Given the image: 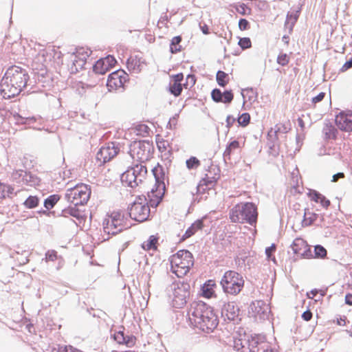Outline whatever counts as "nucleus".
<instances>
[{
  "label": "nucleus",
  "mask_w": 352,
  "mask_h": 352,
  "mask_svg": "<svg viewBox=\"0 0 352 352\" xmlns=\"http://www.w3.org/2000/svg\"><path fill=\"white\" fill-rule=\"evenodd\" d=\"M191 324L204 333L212 332L218 326V311L204 301H194L190 304Z\"/></svg>",
  "instance_id": "nucleus-1"
},
{
  "label": "nucleus",
  "mask_w": 352,
  "mask_h": 352,
  "mask_svg": "<svg viewBox=\"0 0 352 352\" xmlns=\"http://www.w3.org/2000/svg\"><path fill=\"white\" fill-rule=\"evenodd\" d=\"M29 79L30 76L25 69L16 65L11 66L1 78V96L5 99L18 96L27 88Z\"/></svg>",
  "instance_id": "nucleus-2"
},
{
  "label": "nucleus",
  "mask_w": 352,
  "mask_h": 352,
  "mask_svg": "<svg viewBox=\"0 0 352 352\" xmlns=\"http://www.w3.org/2000/svg\"><path fill=\"white\" fill-rule=\"evenodd\" d=\"M229 216L232 223H248L254 226L258 220L257 206L250 201L240 202L230 210Z\"/></svg>",
  "instance_id": "nucleus-3"
},
{
  "label": "nucleus",
  "mask_w": 352,
  "mask_h": 352,
  "mask_svg": "<svg viewBox=\"0 0 352 352\" xmlns=\"http://www.w3.org/2000/svg\"><path fill=\"white\" fill-rule=\"evenodd\" d=\"M267 344L263 334H244L234 340V348L239 352H261Z\"/></svg>",
  "instance_id": "nucleus-4"
},
{
  "label": "nucleus",
  "mask_w": 352,
  "mask_h": 352,
  "mask_svg": "<svg viewBox=\"0 0 352 352\" xmlns=\"http://www.w3.org/2000/svg\"><path fill=\"white\" fill-rule=\"evenodd\" d=\"M172 272L177 276L186 275L194 265V257L188 250H180L170 257Z\"/></svg>",
  "instance_id": "nucleus-5"
},
{
  "label": "nucleus",
  "mask_w": 352,
  "mask_h": 352,
  "mask_svg": "<svg viewBox=\"0 0 352 352\" xmlns=\"http://www.w3.org/2000/svg\"><path fill=\"white\" fill-rule=\"evenodd\" d=\"M127 214L131 219L140 223L148 220L151 209L148 206L146 197L144 195L137 196L135 199L129 204Z\"/></svg>",
  "instance_id": "nucleus-6"
},
{
  "label": "nucleus",
  "mask_w": 352,
  "mask_h": 352,
  "mask_svg": "<svg viewBox=\"0 0 352 352\" xmlns=\"http://www.w3.org/2000/svg\"><path fill=\"white\" fill-rule=\"evenodd\" d=\"M220 285L224 293L236 296L244 287V280L241 274L234 270H228L223 275Z\"/></svg>",
  "instance_id": "nucleus-7"
},
{
  "label": "nucleus",
  "mask_w": 352,
  "mask_h": 352,
  "mask_svg": "<svg viewBox=\"0 0 352 352\" xmlns=\"http://www.w3.org/2000/svg\"><path fill=\"white\" fill-rule=\"evenodd\" d=\"M91 187L85 184H78L67 190L65 197L66 200L75 206H84L91 195Z\"/></svg>",
  "instance_id": "nucleus-8"
},
{
  "label": "nucleus",
  "mask_w": 352,
  "mask_h": 352,
  "mask_svg": "<svg viewBox=\"0 0 352 352\" xmlns=\"http://www.w3.org/2000/svg\"><path fill=\"white\" fill-rule=\"evenodd\" d=\"M154 151L153 142L148 140H134L129 144V153L134 159L141 162L148 160Z\"/></svg>",
  "instance_id": "nucleus-9"
},
{
  "label": "nucleus",
  "mask_w": 352,
  "mask_h": 352,
  "mask_svg": "<svg viewBox=\"0 0 352 352\" xmlns=\"http://www.w3.org/2000/svg\"><path fill=\"white\" fill-rule=\"evenodd\" d=\"M173 286V306L180 309L185 306L190 296V285L186 281L175 282Z\"/></svg>",
  "instance_id": "nucleus-10"
},
{
  "label": "nucleus",
  "mask_w": 352,
  "mask_h": 352,
  "mask_svg": "<svg viewBox=\"0 0 352 352\" xmlns=\"http://www.w3.org/2000/svg\"><path fill=\"white\" fill-rule=\"evenodd\" d=\"M119 143L109 142L102 146L96 153V160L102 164L109 162L120 152Z\"/></svg>",
  "instance_id": "nucleus-11"
},
{
  "label": "nucleus",
  "mask_w": 352,
  "mask_h": 352,
  "mask_svg": "<svg viewBox=\"0 0 352 352\" xmlns=\"http://www.w3.org/2000/svg\"><path fill=\"white\" fill-rule=\"evenodd\" d=\"M210 168L213 170L214 175L212 177H209L208 174L205 175V177L201 179V180L199 182V184L196 188L197 194H203L205 193L206 189H212L219 179V168L215 166L214 168L211 167Z\"/></svg>",
  "instance_id": "nucleus-12"
},
{
  "label": "nucleus",
  "mask_w": 352,
  "mask_h": 352,
  "mask_svg": "<svg viewBox=\"0 0 352 352\" xmlns=\"http://www.w3.org/2000/svg\"><path fill=\"white\" fill-rule=\"evenodd\" d=\"M151 171L155 180V184L151 189V192L153 194L154 192L162 190L164 193L166 190V173L164 168L157 163Z\"/></svg>",
  "instance_id": "nucleus-13"
},
{
  "label": "nucleus",
  "mask_w": 352,
  "mask_h": 352,
  "mask_svg": "<svg viewBox=\"0 0 352 352\" xmlns=\"http://www.w3.org/2000/svg\"><path fill=\"white\" fill-rule=\"evenodd\" d=\"M128 75L123 70H116L109 74L107 80V87L109 90L122 87L127 81Z\"/></svg>",
  "instance_id": "nucleus-14"
},
{
  "label": "nucleus",
  "mask_w": 352,
  "mask_h": 352,
  "mask_svg": "<svg viewBox=\"0 0 352 352\" xmlns=\"http://www.w3.org/2000/svg\"><path fill=\"white\" fill-rule=\"evenodd\" d=\"M338 128L346 132H352V111H342L335 118Z\"/></svg>",
  "instance_id": "nucleus-15"
},
{
  "label": "nucleus",
  "mask_w": 352,
  "mask_h": 352,
  "mask_svg": "<svg viewBox=\"0 0 352 352\" xmlns=\"http://www.w3.org/2000/svg\"><path fill=\"white\" fill-rule=\"evenodd\" d=\"M249 313L254 316H258L261 319H268L269 308L263 300H256L252 302L249 306Z\"/></svg>",
  "instance_id": "nucleus-16"
},
{
  "label": "nucleus",
  "mask_w": 352,
  "mask_h": 352,
  "mask_svg": "<svg viewBox=\"0 0 352 352\" xmlns=\"http://www.w3.org/2000/svg\"><path fill=\"white\" fill-rule=\"evenodd\" d=\"M170 82L168 87L169 93L175 97H178L182 91V81L184 80V74L180 72L170 76Z\"/></svg>",
  "instance_id": "nucleus-17"
},
{
  "label": "nucleus",
  "mask_w": 352,
  "mask_h": 352,
  "mask_svg": "<svg viewBox=\"0 0 352 352\" xmlns=\"http://www.w3.org/2000/svg\"><path fill=\"white\" fill-rule=\"evenodd\" d=\"M125 229L122 223H118L114 220L105 219L103 222V230L108 235H116Z\"/></svg>",
  "instance_id": "nucleus-18"
},
{
  "label": "nucleus",
  "mask_w": 352,
  "mask_h": 352,
  "mask_svg": "<svg viewBox=\"0 0 352 352\" xmlns=\"http://www.w3.org/2000/svg\"><path fill=\"white\" fill-rule=\"evenodd\" d=\"M217 287L216 282L213 279L207 280L204 283L201 285L199 294L206 298H211L214 297L215 290Z\"/></svg>",
  "instance_id": "nucleus-19"
},
{
  "label": "nucleus",
  "mask_w": 352,
  "mask_h": 352,
  "mask_svg": "<svg viewBox=\"0 0 352 352\" xmlns=\"http://www.w3.org/2000/svg\"><path fill=\"white\" fill-rule=\"evenodd\" d=\"M240 313V309L235 305L234 302L225 303L221 309V315L226 314L229 320H235L238 318Z\"/></svg>",
  "instance_id": "nucleus-20"
},
{
  "label": "nucleus",
  "mask_w": 352,
  "mask_h": 352,
  "mask_svg": "<svg viewBox=\"0 0 352 352\" xmlns=\"http://www.w3.org/2000/svg\"><path fill=\"white\" fill-rule=\"evenodd\" d=\"M78 206H68L62 210L59 216L67 217L68 215L76 218L77 220L82 221H85L86 217L82 214V211L78 208Z\"/></svg>",
  "instance_id": "nucleus-21"
},
{
  "label": "nucleus",
  "mask_w": 352,
  "mask_h": 352,
  "mask_svg": "<svg viewBox=\"0 0 352 352\" xmlns=\"http://www.w3.org/2000/svg\"><path fill=\"white\" fill-rule=\"evenodd\" d=\"M204 227V218L196 220L187 228L185 233L182 235L180 241H185L186 239L193 236L197 231L201 230Z\"/></svg>",
  "instance_id": "nucleus-22"
},
{
  "label": "nucleus",
  "mask_w": 352,
  "mask_h": 352,
  "mask_svg": "<svg viewBox=\"0 0 352 352\" xmlns=\"http://www.w3.org/2000/svg\"><path fill=\"white\" fill-rule=\"evenodd\" d=\"M302 10V5H300L298 8L292 12H288L286 16L285 26L289 25V32H292L296 23L297 22Z\"/></svg>",
  "instance_id": "nucleus-23"
},
{
  "label": "nucleus",
  "mask_w": 352,
  "mask_h": 352,
  "mask_svg": "<svg viewBox=\"0 0 352 352\" xmlns=\"http://www.w3.org/2000/svg\"><path fill=\"white\" fill-rule=\"evenodd\" d=\"M120 180L122 184H125L127 186L135 188L137 186V177L134 175V170L129 167L120 176Z\"/></svg>",
  "instance_id": "nucleus-24"
},
{
  "label": "nucleus",
  "mask_w": 352,
  "mask_h": 352,
  "mask_svg": "<svg viewBox=\"0 0 352 352\" xmlns=\"http://www.w3.org/2000/svg\"><path fill=\"white\" fill-rule=\"evenodd\" d=\"M13 122L18 125H24L25 127H32V124H33L36 121V118L34 116L30 117H23L21 116L18 113H15L12 116Z\"/></svg>",
  "instance_id": "nucleus-25"
},
{
  "label": "nucleus",
  "mask_w": 352,
  "mask_h": 352,
  "mask_svg": "<svg viewBox=\"0 0 352 352\" xmlns=\"http://www.w3.org/2000/svg\"><path fill=\"white\" fill-rule=\"evenodd\" d=\"M164 193L162 191L154 192L153 194L151 191L148 192V200H147L148 206L150 208H156L162 200V197Z\"/></svg>",
  "instance_id": "nucleus-26"
},
{
  "label": "nucleus",
  "mask_w": 352,
  "mask_h": 352,
  "mask_svg": "<svg viewBox=\"0 0 352 352\" xmlns=\"http://www.w3.org/2000/svg\"><path fill=\"white\" fill-rule=\"evenodd\" d=\"M23 175V184L29 186H36L40 184L41 179L36 175L32 174L31 172L25 171L24 175Z\"/></svg>",
  "instance_id": "nucleus-27"
},
{
  "label": "nucleus",
  "mask_w": 352,
  "mask_h": 352,
  "mask_svg": "<svg viewBox=\"0 0 352 352\" xmlns=\"http://www.w3.org/2000/svg\"><path fill=\"white\" fill-rule=\"evenodd\" d=\"M322 132L324 135V138L326 140L336 139L338 133L337 129L335 126H333L331 122H330L329 121H327L324 124Z\"/></svg>",
  "instance_id": "nucleus-28"
},
{
  "label": "nucleus",
  "mask_w": 352,
  "mask_h": 352,
  "mask_svg": "<svg viewBox=\"0 0 352 352\" xmlns=\"http://www.w3.org/2000/svg\"><path fill=\"white\" fill-rule=\"evenodd\" d=\"M109 65V63H106L104 59L101 58L93 65V71L96 74L103 75L111 69Z\"/></svg>",
  "instance_id": "nucleus-29"
},
{
  "label": "nucleus",
  "mask_w": 352,
  "mask_h": 352,
  "mask_svg": "<svg viewBox=\"0 0 352 352\" xmlns=\"http://www.w3.org/2000/svg\"><path fill=\"white\" fill-rule=\"evenodd\" d=\"M159 237L156 235H151L147 241L143 242L141 247L144 250H157V245L158 243Z\"/></svg>",
  "instance_id": "nucleus-30"
},
{
  "label": "nucleus",
  "mask_w": 352,
  "mask_h": 352,
  "mask_svg": "<svg viewBox=\"0 0 352 352\" xmlns=\"http://www.w3.org/2000/svg\"><path fill=\"white\" fill-rule=\"evenodd\" d=\"M294 254L300 255L301 250L307 247V242L302 238L295 239L290 245Z\"/></svg>",
  "instance_id": "nucleus-31"
},
{
  "label": "nucleus",
  "mask_w": 352,
  "mask_h": 352,
  "mask_svg": "<svg viewBox=\"0 0 352 352\" xmlns=\"http://www.w3.org/2000/svg\"><path fill=\"white\" fill-rule=\"evenodd\" d=\"M182 41V38L180 35L175 36L171 39L170 43V52L171 54H177L182 51V47L180 45Z\"/></svg>",
  "instance_id": "nucleus-32"
},
{
  "label": "nucleus",
  "mask_w": 352,
  "mask_h": 352,
  "mask_svg": "<svg viewBox=\"0 0 352 352\" xmlns=\"http://www.w3.org/2000/svg\"><path fill=\"white\" fill-rule=\"evenodd\" d=\"M60 199V195L53 194L44 199L43 206L47 210H50L54 207Z\"/></svg>",
  "instance_id": "nucleus-33"
},
{
  "label": "nucleus",
  "mask_w": 352,
  "mask_h": 352,
  "mask_svg": "<svg viewBox=\"0 0 352 352\" xmlns=\"http://www.w3.org/2000/svg\"><path fill=\"white\" fill-rule=\"evenodd\" d=\"M239 142L236 140H232L226 146V150L223 153V159L226 162L227 160L230 159V155L233 150L239 147Z\"/></svg>",
  "instance_id": "nucleus-34"
},
{
  "label": "nucleus",
  "mask_w": 352,
  "mask_h": 352,
  "mask_svg": "<svg viewBox=\"0 0 352 352\" xmlns=\"http://www.w3.org/2000/svg\"><path fill=\"white\" fill-rule=\"evenodd\" d=\"M229 76L227 73L222 70H218L216 74V80L217 84L221 87H225L229 82Z\"/></svg>",
  "instance_id": "nucleus-35"
},
{
  "label": "nucleus",
  "mask_w": 352,
  "mask_h": 352,
  "mask_svg": "<svg viewBox=\"0 0 352 352\" xmlns=\"http://www.w3.org/2000/svg\"><path fill=\"white\" fill-rule=\"evenodd\" d=\"M40 202V198L36 195H30L23 202L24 206L28 209H33L37 207Z\"/></svg>",
  "instance_id": "nucleus-36"
},
{
  "label": "nucleus",
  "mask_w": 352,
  "mask_h": 352,
  "mask_svg": "<svg viewBox=\"0 0 352 352\" xmlns=\"http://www.w3.org/2000/svg\"><path fill=\"white\" fill-rule=\"evenodd\" d=\"M327 251L322 245H316L314 247V258L324 259L326 258Z\"/></svg>",
  "instance_id": "nucleus-37"
},
{
  "label": "nucleus",
  "mask_w": 352,
  "mask_h": 352,
  "mask_svg": "<svg viewBox=\"0 0 352 352\" xmlns=\"http://www.w3.org/2000/svg\"><path fill=\"white\" fill-rule=\"evenodd\" d=\"M250 115L249 113L245 112L239 116L236 122L239 126L246 127L250 122Z\"/></svg>",
  "instance_id": "nucleus-38"
},
{
  "label": "nucleus",
  "mask_w": 352,
  "mask_h": 352,
  "mask_svg": "<svg viewBox=\"0 0 352 352\" xmlns=\"http://www.w3.org/2000/svg\"><path fill=\"white\" fill-rule=\"evenodd\" d=\"M186 165L188 170H194L201 165V162L197 157L191 156L190 158L186 160Z\"/></svg>",
  "instance_id": "nucleus-39"
},
{
  "label": "nucleus",
  "mask_w": 352,
  "mask_h": 352,
  "mask_svg": "<svg viewBox=\"0 0 352 352\" xmlns=\"http://www.w3.org/2000/svg\"><path fill=\"white\" fill-rule=\"evenodd\" d=\"M308 214H310V216L307 218V219H302L301 221V226L303 228L309 226L313 224L318 217V214L315 212H308Z\"/></svg>",
  "instance_id": "nucleus-40"
},
{
  "label": "nucleus",
  "mask_w": 352,
  "mask_h": 352,
  "mask_svg": "<svg viewBox=\"0 0 352 352\" xmlns=\"http://www.w3.org/2000/svg\"><path fill=\"white\" fill-rule=\"evenodd\" d=\"M234 99V94L232 89H226L222 94V103L230 104Z\"/></svg>",
  "instance_id": "nucleus-41"
},
{
  "label": "nucleus",
  "mask_w": 352,
  "mask_h": 352,
  "mask_svg": "<svg viewBox=\"0 0 352 352\" xmlns=\"http://www.w3.org/2000/svg\"><path fill=\"white\" fill-rule=\"evenodd\" d=\"M196 82V77L194 74H189L186 76V82L182 83V89H190Z\"/></svg>",
  "instance_id": "nucleus-42"
},
{
  "label": "nucleus",
  "mask_w": 352,
  "mask_h": 352,
  "mask_svg": "<svg viewBox=\"0 0 352 352\" xmlns=\"http://www.w3.org/2000/svg\"><path fill=\"white\" fill-rule=\"evenodd\" d=\"M156 144L160 152L162 153L166 150L168 142L163 138H160V135H156Z\"/></svg>",
  "instance_id": "nucleus-43"
},
{
  "label": "nucleus",
  "mask_w": 352,
  "mask_h": 352,
  "mask_svg": "<svg viewBox=\"0 0 352 352\" xmlns=\"http://www.w3.org/2000/svg\"><path fill=\"white\" fill-rule=\"evenodd\" d=\"M223 91L219 88H214L211 91L212 100L217 103L221 102Z\"/></svg>",
  "instance_id": "nucleus-44"
},
{
  "label": "nucleus",
  "mask_w": 352,
  "mask_h": 352,
  "mask_svg": "<svg viewBox=\"0 0 352 352\" xmlns=\"http://www.w3.org/2000/svg\"><path fill=\"white\" fill-rule=\"evenodd\" d=\"M120 328H122L123 330H119L118 331H116L111 336L113 340L119 344H122L124 339H125L124 333V327L123 326H121Z\"/></svg>",
  "instance_id": "nucleus-45"
},
{
  "label": "nucleus",
  "mask_w": 352,
  "mask_h": 352,
  "mask_svg": "<svg viewBox=\"0 0 352 352\" xmlns=\"http://www.w3.org/2000/svg\"><path fill=\"white\" fill-rule=\"evenodd\" d=\"M272 144H279L278 135L273 133L272 129L267 133V146H272Z\"/></svg>",
  "instance_id": "nucleus-46"
},
{
  "label": "nucleus",
  "mask_w": 352,
  "mask_h": 352,
  "mask_svg": "<svg viewBox=\"0 0 352 352\" xmlns=\"http://www.w3.org/2000/svg\"><path fill=\"white\" fill-rule=\"evenodd\" d=\"M238 45L242 50H246L251 47L252 42L249 37H242L239 38Z\"/></svg>",
  "instance_id": "nucleus-47"
},
{
  "label": "nucleus",
  "mask_w": 352,
  "mask_h": 352,
  "mask_svg": "<svg viewBox=\"0 0 352 352\" xmlns=\"http://www.w3.org/2000/svg\"><path fill=\"white\" fill-rule=\"evenodd\" d=\"M24 173H25V171L21 169L14 170L12 174V179L14 182H16V183H19V184L22 183L23 177V175H24Z\"/></svg>",
  "instance_id": "nucleus-48"
},
{
  "label": "nucleus",
  "mask_w": 352,
  "mask_h": 352,
  "mask_svg": "<svg viewBox=\"0 0 352 352\" xmlns=\"http://www.w3.org/2000/svg\"><path fill=\"white\" fill-rule=\"evenodd\" d=\"M300 257L302 258H314V252L311 250V248L309 245L307 243V247L304 248V250L302 253H300Z\"/></svg>",
  "instance_id": "nucleus-49"
},
{
  "label": "nucleus",
  "mask_w": 352,
  "mask_h": 352,
  "mask_svg": "<svg viewBox=\"0 0 352 352\" xmlns=\"http://www.w3.org/2000/svg\"><path fill=\"white\" fill-rule=\"evenodd\" d=\"M239 7H240L239 14L241 15L248 16L252 14V9L248 4L241 2Z\"/></svg>",
  "instance_id": "nucleus-50"
},
{
  "label": "nucleus",
  "mask_w": 352,
  "mask_h": 352,
  "mask_svg": "<svg viewBox=\"0 0 352 352\" xmlns=\"http://www.w3.org/2000/svg\"><path fill=\"white\" fill-rule=\"evenodd\" d=\"M290 130V128L288 127L285 124H276L275 126V129L273 131V133H275L278 135V133H287Z\"/></svg>",
  "instance_id": "nucleus-51"
},
{
  "label": "nucleus",
  "mask_w": 352,
  "mask_h": 352,
  "mask_svg": "<svg viewBox=\"0 0 352 352\" xmlns=\"http://www.w3.org/2000/svg\"><path fill=\"white\" fill-rule=\"evenodd\" d=\"M122 344H125L128 347H131L135 344L136 338L133 335L125 336Z\"/></svg>",
  "instance_id": "nucleus-52"
},
{
  "label": "nucleus",
  "mask_w": 352,
  "mask_h": 352,
  "mask_svg": "<svg viewBox=\"0 0 352 352\" xmlns=\"http://www.w3.org/2000/svg\"><path fill=\"white\" fill-rule=\"evenodd\" d=\"M321 193H320L318 191L311 189L309 190L307 192V196L310 198V199L316 203L319 202V199Z\"/></svg>",
  "instance_id": "nucleus-53"
},
{
  "label": "nucleus",
  "mask_w": 352,
  "mask_h": 352,
  "mask_svg": "<svg viewBox=\"0 0 352 352\" xmlns=\"http://www.w3.org/2000/svg\"><path fill=\"white\" fill-rule=\"evenodd\" d=\"M121 211L113 212L110 216V220H114V221H117L118 223H123L124 222V214L122 215Z\"/></svg>",
  "instance_id": "nucleus-54"
},
{
  "label": "nucleus",
  "mask_w": 352,
  "mask_h": 352,
  "mask_svg": "<svg viewBox=\"0 0 352 352\" xmlns=\"http://www.w3.org/2000/svg\"><path fill=\"white\" fill-rule=\"evenodd\" d=\"M239 29L241 31H245L250 28V22L244 18H241L238 23Z\"/></svg>",
  "instance_id": "nucleus-55"
},
{
  "label": "nucleus",
  "mask_w": 352,
  "mask_h": 352,
  "mask_svg": "<svg viewBox=\"0 0 352 352\" xmlns=\"http://www.w3.org/2000/svg\"><path fill=\"white\" fill-rule=\"evenodd\" d=\"M289 58L287 54H280L277 57V63L285 66L289 63Z\"/></svg>",
  "instance_id": "nucleus-56"
},
{
  "label": "nucleus",
  "mask_w": 352,
  "mask_h": 352,
  "mask_svg": "<svg viewBox=\"0 0 352 352\" xmlns=\"http://www.w3.org/2000/svg\"><path fill=\"white\" fill-rule=\"evenodd\" d=\"M280 146L279 144H272L268 146V153L270 155L277 157L279 155Z\"/></svg>",
  "instance_id": "nucleus-57"
},
{
  "label": "nucleus",
  "mask_w": 352,
  "mask_h": 352,
  "mask_svg": "<svg viewBox=\"0 0 352 352\" xmlns=\"http://www.w3.org/2000/svg\"><path fill=\"white\" fill-rule=\"evenodd\" d=\"M178 118L179 113H175L172 118H170L167 124L166 128L170 130L175 129L177 124Z\"/></svg>",
  "instance_id": "nucleus-58"
},
{
  "label": "nucleus",
  "mask_w": 352,
  "mask_h": 352,
  "mask_svg": "<svg viewBox=\"0 0 352 352\" xmlns=\"http://www.w3.org/2000/svg\"><path fill=\"white\" fill-rule=\"evenodd\" d=\"M132 170H134V175L135 176H138L142 173V170H147L146 166L142 165L141 164H136L133 166H131Z\"/></svg>",
  "instance_id": "nucleus-59"
},
{
  "label": "nucleus",
  "mask_w": 352,
  "mask_h": 352,
  "mask_svg": "<svg viewBox=\"0 0 352 352\" xmlns=\"http://www.w3.org/2000/svg\"><path fill=\"white\" fill-rule=\"evenodd\" d=\"M57 258V252L55 250H48L45 253V259L47 261H54Z\"/></svg>",
  "instance_id": "nucleus-60"
},
{
  "label": "nucleus",
  "mask_w": 352,
  "mask_h": 352,
  "mask_svg": "<svg viewBox=\"0 0 352 352\" xmlns=\"http://www.w3.org/2000/svg\"><path fill=\"white\" fill-rule=\"evenodd\" d=\"M102 58L104 59V61L106 63H109L110 69H112L114 67V65H116V63H117L116 59L112 55H108L106 57Z\"/></svg>",
  "instance_id": "nucleus-61"
},
{
  "label": "nucleus",
  "mask_w": 352,
  "mask_h": 352,
  "mask_svg": "<svg viewBox=\"0 0 352 352\" xmlns=\"http://www.w3.org/2000/svg\"><path fill=\"white\" fill-rule=\"evenodd\" d=\"M318 203H320V205L326 209L330 206L331 204L330 201L324 195L322 194L320 196Z\"/></svg>",
  "instance_id": "nucleus-62"
},
{
  "label": "nucleus",
  "mask_w": 352,
  "mask_h": 352,
  "mask_svg": "<svg viewBox=\"0 0 352 352\" xmlns=\"http://www.w3.org/2000/svg\"><path fill=\"white\" fill-rule=\"evenodd\" d=\"M236 122V118L233 117L231 115H228L226 117V127L228 129V130L232 127L233 124Z\"/></svg>",
  "instance_id": "nucleus-63"
},
{
  "label": "nucleus",
  "mask_w": 352,
  "mask_h": 352,
  "mask_svg": "<svg viewBox=\"0 0 352 352\" xmlns=\"http://www.w3.org/2000/svg\"><path fill=\"white\" fill-rule=\"evenodd\" d=\"M352 67V56L347 60L340 69V72H344Z\"/></svg>",
  "instance_id": "nucleus-64"
}]
</instances>
